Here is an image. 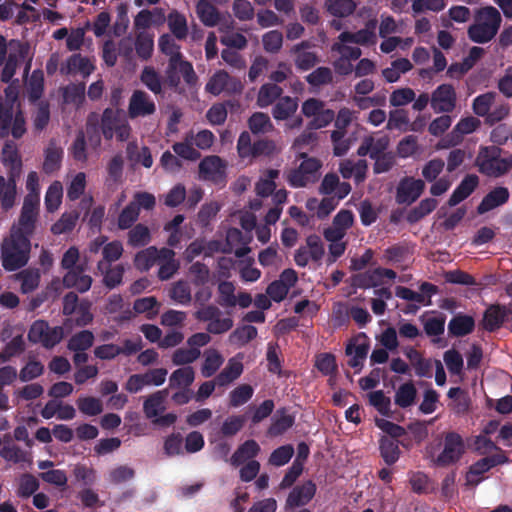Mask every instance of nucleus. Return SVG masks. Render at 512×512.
<instances>
[{"mask_svg":"<svg viewBox=\"0 0 512 512\" xmlns=\"http://www.w3.org/2000/svg\"><path fill=\"white\" fill-rule=\"evenodd\" d=\"M30 252V238L20 232H11L1 245L3 268L8 272H12L24 267L30 259Z\"/></svg>","mask_w":512,"mask_h":512,"instance_id":"nucleus-1","label":"nucleus"},{"mask_svg":"<svg viewBox=\"0 0 512 512\" xmlns=\"http://www.w3.org/2000/svg\"><path fill=\"white\" fill-rule=\"evenodd\" d=\"M501 23L502 16L495 7H481L475 12L474 23L468 27V37L474 43H488L497 35Z\"/></svg>","mask_w":512,"mask_h":512,"instance_id":"nucleus-2","label":"nucleus"},{"mask_svg":"<svg viewBox=\"0 0 512 512\" xmlns=\"http://www.w3.org/2000/svg\"><path fill=\"white\" fill-rule=\"evenodd\" d=\"M501 152L496 146L482 147L475 160L479 172L493 178L507 174L512 169V154L501 157Z\"/></svg>","mask_w":512,"mask_h":512,"instance_id":"nucleus-3","label":"nucleus"},{"mask_svg":"<svg viewBox=\"0 0 512 512\" xmlns=\"http://www.w3.org/2000/svg\"><path fill=\"white\" fill-rule=\"evenodd\" d=\"M26 61L24 73L28 74L31 69L32 57L30 56V45L27 42L12 39L9 42V53L2 69L0 80L9 83L16 73L17 67Z\"/></svg>","mask_w":512,"mask_h":512,"instance_id":"nucleus-4","label":"nucleus"},{"mask_svg":"<svg viewBox=\"0 0 512 512\" xmlns=\"http://www.w3.org/2000/svg\"><path fill=\"white\" fill-rule=\"evenodd\" d=\"M121 109L106 108L101 117V132L105 140H112L114 135L120 142L129 139L131 127L128 121L121 115Z\"/></svg>","mask_w":512,"mask_h":512,"instance_id":"nucleus-5","label":"nucleus"},{"mask_svg":"<svg viewBox=\"0 0 512 512\" xmlns=\"http://www.w3.org/2000/svg\"><path fill=\"white\" fill-rule=\"evenodd\" d=\"M303 161L298 168L291 169L287 175V181L293 188L306 187L309 183H315L319 179V170L322 163L315 157H308L306 153L300 154Z\"/></svg>","mask_w":512,"mask_h":512,"instance_id":"nucleus-6","label":"nucleus"},{"mask_svg":"<svg viewBox=\"0 0 512 512\" xmlns=\"http://www.w3.org/2000/svg\"><path fill=\"white\" fill-rule=\"evenodd\" d=\"M27 338L33 344H41L44 348L51 349L64 338V328L50 327L47 321L39 319L30 326Z\"/></svg>","mask_w":512,"mask_h":512,"instance_id":"nucleus-7","label":"nucleus"},{"mask_svg":"<svg viewBox=\"0 0 512 512\" xmlns=\"http://www.w3.org/2000/svg\"><path fill=\"white\" fill-rule=\"evenodd\" d=\"M465 452V445L462 437L456 432H448L444 437L442 452L434 460L435 465L446 467L455 464Z\"/></svg>","mask_w":512,"mask_h":512,"instance_id":"nucleus-8","label":"nucleus"},{"mask_svg":"<svg viewBox=\"0 0 512 512\" xmlns=\"http://www.w3.org/2000/svg\"><path fill=\"white\" fill-rule=\"evenodd\" d=\"M199 175L214 184H225L226 163L217 155L206 156L199 163Z\"/></svg>","mask_w":512,"mask_h":512,"instance_id":"nucleus-9","label":"nucleus"},{"mask_svg":"<svg viewBox=\"0 0 512 512\" xmlns=\"http://www.w3.org/2000/svg\"><path fill=\"white\" fill-rule=\"evenodd\" d=\"M457 94L451 84L439 85L431 95L430 104L436 113H451L456 108Z\"/></svg>","mask_w":512,"mask_h":512,"instance_id":"nucleus-10","label":"nucleus"},{"mask_svg":"<svg viewBox=\"0 0 512 512\" xmlns=\"http://www.w3.org/2000/svg\"><path fill=\"white\" fill-rule=\"evenodd\" d=\"M425 182L411 176H405L400 180L396 188V202L398 204L411 205L423 193Z\"/></svg>","mask_w":512,"mask_h":512,"instance_id":"nucleus-11","label":"nucleus"},{"mask_svg":"<svg viewBox=\"0 0 512 512\" xmlns=\"http://www.w3.org/2000/svg\"><path fill=\"white\" fill-rule=\"evenodd\" d=\"M480 124V120L473 116L460 119L453 130L440 141L441 147L456 146L463 140L464 135L474 132Z\"/></svg>","mask_w":512,"mask_h":512,"instance_id":"nucleus-12","label":"nucleus"},{"mask_svg":"<svg viewBox=\"0 0 512 512\" xmlns=\"http://www.w3.org/2000/svg\"><path fill=\"white\" fill-rule=\"evenodd\" d=\"M156 105L150 96L142 90H135L130 98L128 106L129 117L134 119L154 114Z\"/></svg>","mask_w":512,"mask_h":512,"instance_id":"nucleus-13","label":"nucleus"},{"mask_svg":"<svg viewBox=\"0 0 512 512\" xmlns=\"http://www.w3.org/2000/svg\"><path fill=\"white\" fill-rule=\"evenodd\" d=\"M510 199L509 189L505 186H496L491 189L478 204L476 211L479 215L486 214L496 208H499Z\"/></svg>","mask_w":512,"mask_h":512,"instance_id":"nucleus-14","label":"nucleus"},{"mask_svg":"<svg viewBox=\"0 0 512 512\" xmlns=\"http://www.w3.org/2000/svg\"><path fill=\"white\" fill-rule=\"evenodd\" d=\"M316 490V484L312 480L296 485L286 499V506L296 508L307 505L315 496Z\"/></svg>","mask_w":512,"mask_h":512,"instance_id":"nucleus-15","label":"nucleus"},{"mask_svg":"<svg viewBox=\"0 0 512 512\" xmlns=\"http://www.w3.org/2000/svg\"><path fill=\"white\" fill-rule=\"evenodd\" d=\"M6 99L0 97V138H7L10 135V126L14 117V102L17 94L10 88L5 90Z\"/></svg>","mask_w":512,"mask_h":512,"instance_id":"nucleus-16","label":"nucleus"},{"mask_svg":"<svg viewBox=\"0 0 512 512\" xmlns=\"http://www.w3.org/2000/svg\"><path fill=\"white\" fill-rule=\"evenodd\" d=\"M376 21H369L364 29L356 32L343 31L338 35V40L342 42H351L357 45L370 46L377 41L375 34Z\"/></svg>","mask_w":512,"mask_h":512,"instance_id":"nucleus-17","label":"nucleus"},{"mask_svg":"<svg viewBox=\"0 0 512 512\" xmlns=\"http://www.w3.org/2000/svg\"><path fill=\"white\" fill-rule=\"evenodd\" d=\"M242 359L243 355L238 353L228 360L225 368L215 377L217 386L226 387L242 375L244 371Z\"/></svg>","mask_w":512,"mask_h":512,"instance_id":"nucleus-18","label":"nucleus"},{"mask_svg":"<svg viewBox=\"0 0 512 512\" xmlns=\"http://www.w3.org/2000/svg\"><path fill=\"white\" fill-rule=\"evenodd\" d=\"M479 177L476 174H467L454 189L448 199V205L454 207L467 199L478 187Z\"/></svg>","mask_w":512,"mask_h":512,"instance_id":"nucleus-19","label":"nucleus"},{"mask_svg":"<svg viewBox=\"0 0 512 512\" xmlns=\"http://www.w3.org/2000/svg\"><path fill=\"white\" fill-rule=\"evenodd\" d=\"M509 314L510 310L506 306L491 305L484 312L482 326L486 331L494 332L503 325Z\"/></svg>","mask_w":512,"mask_h":512,"instance_id":"nucleus-20","label":"nucleus"},{"mask_svg":"<svg viewBox=\"0 0 512 512\" xmlns=\"http://www.w3.org/2000/svg\"><path fill=\"white\" fill-rule=\"evenodd\" d=\"M7 169L8 180L6 184L8 188L4 191L3 209L8 210L13 207L16 197V182L22 173V162L5 166Z\"/></svg>","mask_w":512,"mask_h":512,"instance_id":"nucleus-21","label":"nucleus"},{"mask_svg":"<svg viewBox=\"0 0 512 512\" xmlns=\"http://www.w3.org/2000/svg\"><path fill=\"white\" fill-rule=\"evenodd\" d=\"M63 285L66 288H75L80 293H84L91 288L92 278L83 273V268L77 267L64 275Z\"/></svg>","mask_w":512,"mask_h":512,"instance_id":"nucleus-22","label":"nucleus"},{"mask_svg":"<svg viewBox=\"0 0 512 512\" xmlns=\"http://www.w3.org/2000/svg\"><path fill=\"white\" fill-rule=\"evenodd\" d=\"M295 423V417L287 413L286 408H280L276 411L272 423L267 430L270 437H277L284 434Z\"/></svg>","mask_w":512,"mask_h":512,"instance_id":"nucleus-23","label":"nucleus"},{"mask_svg":"<svg viewBox=\"0 0 512 512\" xmlns=\"http://www.w3.org/2000/svg\"><path fill=\"white\" fill-rule=\"evenodd\" d=\"M260 452L259 444L253 440H246L241 444L230 458L233 466L237 467L243 464L246 460L256 457Z\"/></svg>","mask_w":512,"mask_h":512,"instance_id":"nucleus-24","label":"nucleus"},{"mask_svg":"<svg viewBox=\"0 0 512 512\" xmlns=\"http://www.w3.org/2000/svg\"><path fill=\"white\" fill-rule=\"evenodd\" d=\"M224 357L216 349L210 348L204 352V361L201 366V374L205 378L212 377L223 365Z\"/></svg>","mask_w":512,"mask_h":512,"instance_id":"nucleus-25","label":"nucleus"},{"mask_svg":"<svg viewBox=\"0 0 512 512\" xmlns=\"http://www.w3.org/2000/svg\"><path fill=\"white\" fill-rule=\"evenodd\" d=\"M98 269L104 274L103 283L113 289L122 283L124 275V267L121 264L111 267L109 264L100 261L97 265Z\"/></svg>","mask_w":512,"mask_h":512,"instance_id":"nucleus-26","label":"nucleus"},{"mask_svg":"<svg viewBox=\"0 0 512 512\" xmlns=\"http://www.w3.org/2000/svg\"><path fill=\"white\" fill-rule=\"evenodd\" d=\"M196 13L200 21L207 27H214L220 21L218 9L208 0H199L197 2Z\"/></svg>","mask_w":512,"mask_h":512,"instance_id":"nucleus-27","label":"nucleus"},{"mask_svg":"<svg viewBox=\"0 0 512 512\" xmlns=\"http://www.w3.org/2000/svg\"><path fill=\"white\" fill-rule=\"evenodd\" d=\"M158 46L160 51L169 56L170 68H175L177 61L182 58L180 46L175 42L174 38L169 34H163L159 37Z\"/></svg>","mask_w":512,"mask_h":512,"instance_id":"nucleus-28","label":"nucleus"},{"mask_svg":"<svg viewBox=\"0 0 512 512\" xmlns=\"http://www.w3.org/2000/svg\"><path fill=\"white\" fill-rule=\"evenodd\" d=\"M475 327V321L473 317L468 315H456L448 324V331L451 335L456 337H462L470 334Z\"/></svg>","mask_w":512,"mask_h":512,"instance_id":"nucleus-29","label":"nucleus"},{"mask_svg":"<svg viewBox=\"0 0 512 512\" xmlns=\"http://www.w3.org/2000/svg\"><path fill=\"white\" fill-rule=\"evenodd\" d=\"M123 159L120 155H115L111 158L107 165L108 176L105 180V186L114 191L117 189L118 184L121 182L123 175Z\"/></svg>","mask_w":512,"mask_h":512,"instance_id":"nucleus-30","label":"nucleus"},{"mask_svg":"<svg viewBox=\"0 0 512 512\" xmlns=\"http://www.w3.org/2000/svg\"><path fill=\"white\" fill-rule=\"evenodd\" d=\"M298 109V99L290 96H284L274 105L272 116L278 121L286 120L291 117Z\"/></svg>","mask_w":512,"mask_h":512,"instance_id":"nucleus-31","label":"nucleus"},{"mask_svg":"<svg viewBox=\"0 0 512 512\" xmlns=\"http://www.w3.org/2000/svg\"><path fill=\"white\" fill-rule=\"evenodd\" d=\"M167 24L175 38L178 40L186 39L188 35V25L186 17L183 14L177 10H172L167 16Z\"/></svg>","mask_w":512,"mask_h":512,"instance_id":"nucleus-32","label":"nucleus"},{"mask_svg":"<svg viewBox=\"0 0 512 512\" xmlns=\"http://www.w3.org/2000/svg\"><path fill=\"white\" fill-rule=\"evenodd\" d=\"M63 157V150L53 143L45 149V157L43 162V172L45 174H52L60 169Z\"/></svg>","mask_w":512,"mask_h":512,"instance_id":"nucleus-33","label":"nucleus"},{"mask_svg":"<svg viewBox=\"0 0 512 512\" xmlns=\"http://www.w3.org/2000/svg\"><path fill=\"white\" fill-rule=\"evenodd\" d=\"M165 393L166 390L157 391L145 399L143 403V411L146 418L152 419L158 417L159 414L165 409Z\"/></svg>","mask_w":512,"mask_h":512,"instance_id":"nucleus-34","label":"nucleus"},{"mask_svg":"<svg viewBox=\"0 0 512 512\" xmlns=\"http://www.w3.org/2000/svg\"><path fill=\"white\" fill-rule=\"evenodd\" d=\"M399 441L382 437L379 442L380 455L387 465L395 464L400 457Z\"/></svg>","mask_w":512,"mask_h":512,"instance_id":"nucleus-35","label":"nucleus"},{"mask_svg":"<svg viewBox=\"0 0 512 512\" xmlns=\"http://www.w3.org/2000/svg\"><path fill=\"white\" fill-rule=\"evenodd\" d=\"M195 380V372L193 367L184 366L172 372L169 378V386L171 388H190Z\"/></svg>","mask_w":512,"mask_h":512,"instance_id":"nucleus-36","label":"nucleus"},{"mask_svg":"<svg viewBox=\"0 0 512 512\" xmlns=\"http://www.w3.org/2000/svg\"><path fill=\"white\" fill-rule=\"evenodd\" d=\"M283 89L277 84H263L257 95V105L265 108L273 104L277 99L281 98Z\"/></svg>","mask_w":512,"mask_h":512,"instance_id":"nucleus-37","label":"nucleus"},{"mask_svg":"<svg viewBox=\"0 0 512 512\" xmlns=\"http://www.w3.org/2000/svg\"><path fill=\"white\" fill-rule=\"evenodd\" d=\"M417 389L412 381L399 386L394 396V402L401 408H408L415 402Z\"/></svg>","mask_w":512,"mask_h":512,"instance_id":"nucleus-38","label":"nucleus"},{"mask_svg":"<svg viewBox=\"0 0 512 512\" xmlns=\"http://www.w3.org/2000/svg\"><path fill=\"white\" fill-rule=\"evenodd\" d=\"M369 348V342L366 340L357 345L349 343L345 349L347 355H352V358L348 361V365L352 368L361 369L363 366V361L367 357Z\"/></svg>","mask_w":512,"mask_h":512,"instance_id":"nucleus-39","label":"nucleus"},{"mask_svg":"<svg viewBox=\"0 0 512 512\" xmlns=\"http://www.w3.org/2000/svg\"><path fill=\"white\" fill-rule=\"evenodd\" d=\"M438 201L434 198H425L420 203L412 208L408 215L407 220L409 223H416L423 219L425 216L430 214L436 209Z\"/></svg>","mask_w":512,"mask_h":512,"instance_id":"nucleus-40","label":"nucleus"},{"mask_svg":"<svg viewBox=\"0 0 512 512\" xmlns=\"http://www.w3.org/2000/svg\"><path fill=\"white\" fill-rule=\"evenodd\" d=\"M93 342L94 334L89 330H82L71 336L67 348L74 352L86 351L92 347Z\"/></svg>","mask_w":512,"mask_h":512,"instance_id":"nucleus-41","label":"nucleus"},{"mask_svg":"<svg viewBox=\"0 0 512 512\" xmlns=\"http://www.w3.org/2000/svg\"><path fill=\"white\" fill-rule=\"evenodd\" d=\"M151 241L149 228L142 224H136L128 233V245L134 248L144 247Z\"/></svg>","mask_w":512,"mask_h":512,"instance_id":"nucleus-42","label":"nucleus"},{"mask_svg":"<svg viewBox=\"0 0 512 512\" xmlns=\"http://www.w3.org/2000/svg\"><path fill=\"white\" fill-rule=\"evenodd\" d=\"M44 76L41 70L32 72L27 84L28 99L31 103L37 102L43 95Z\"/></svg>","mask_w":512,"mask_h":512,"instance_id":"nucleus-43","label":"nucleus"},{"mask_svg":"<svg viewBox=\"0 0 512 512\" xmlns=\"http://www.w3.org/2000/svg\"><path fill=\"white\" fill-rule=\"evenodd\" d=\"M21 283V292L24 294L34 291L40 282V273L37 269H25L16 275Z\"/></svg>","mask_w":512,"mask_h":512,"instance_id":"nucleus-44","label":"nucleus"},{"mask_svg":"<svg viewBox=\"0 0 512 512\" xmlns=\"http://www.w3.org/2000/svg\"><path fill=\"white\" fill-rule=\"evenodd\" d=\"M25 350V342L21 335L13 337L0 352V364L10 361L11 358L19 356Z\"/></svg>","mask_w":512,"mask_h":512,"instance_id":"nucleus-45","label":"nucleus"},{"mask_svg":"<svg viewBox=\"0 0 512 512\" xmlns=\"http://www.w3.org/2000/svg\"><path fill=\"white\" fill-rule=\"evenodd\" d=\"M328 12L335 17H347L356 10V3L353 0H327Z\"/></svg>","mask_w":512,"mask_h":512,"instance_id":"nucleus-46","label":"nucleus"},{"mask_svg":"<svg viewBox=\"0 0 512 512\" xmlns=\"http://www.w3.org/2000/svg\"><path fill=\"white\" fill-rule=\"evenodd\" d=\"M76 404L79 411L87 416H97L103 412L102 401L93 396L79 397Z\"/></svg>","mask_w":512,"mask_h":512,"instance_id":"nucleus-47","label":"nucleus"},{"mask_svg":"<svg viewBox=\"0 0 512 512\" xmlns=\"http://www.w3.org/2000/svg\"><path fill=\"white\" fill-rule=\"evenodd\" d=\"M257 336V329L252 325H244L236 328L229 336V341L239 347L249 343Z\"/></svg>","mask_w":512,"mask_h":512,"instance_id":"nucleus-48","label":"nucleus"},{"mask_svg":"<svg viewBox=\"0 0 512 512\" xmlns=\"http://www.w3.org/2000/svg\"><path fill=\"white\" fill-rule=\"evenodd\" d=\"M63 187L59 181H54L47 189L45 195V207L48 212L56 211L62 200Z\"/></svg>","mask_w":512,"mask_h":512,"instance_id":"nucleus-49","label":"nucleus"},{"mask_svg":"<svg viewBox=\"0 0 512 512\" xmlns=\"http://www.w3.org/2000/svg\"><path fill=\"white\" fill-rule=\"evenodd\" d=\"M140 80L155 95L162 93L161 77L153 67H145L141 72Z\"/></svg>","mask_w":512,"mask_h":512,"instance_id":"nucleus-50","label":"nucleus"},{"mask_svg":"<svg viewBox=\"0 0 512 512\" xmlns=\"http://www.w3.org/2000/svg\"><path fill=\"white\" fill-rule=\"evenodd\" d=\"M280 172L277 169H269L267 178L260 179L255 186V191L260 197H268L273 194L276 189L275 179L278 178Z\"/></svg>","mask_w":512,"mask_h":512,"instance_id":"nucleus-51","label":"nucleus"},{"mask_svg":"<svg viewBox=\"0 0 512 512\" xmlns=\"http://www.w3.org/2000/svg\"><path fill=\"white\" fill-rule=\"evenodd\" d=\"M254 389L249 384H241L233 389L229 394V405L239 407L247 403L253 396Z\"/></svg>","mask_w":512,"mask_h":512,"instance_id":"nucleus-52","label":"nucleus"},{"mask_svg":"<svg viewBox=\"0 0 512 512\" xmlns=\"http://www.w3.org/2000/svg\"><path fill=\"white\" fill-rule=\"evenodd\" d=\"M154 48L153 37L145 32H141L136 36L135 50L142 60L151 58Z\"/></svg>","mask_w":512,"mask_h":512,"instance_id":"nucleus-53","label":"nucleus"},{"mask_svg":"<svg viewBox=\"0 0 512 512\" xmlns=\"http://www.w3.org/2000/svg\"><path fill=\"white\" fill-rule=\"evenodd\" d=\"M249 129L253 134L268 132L273 128L269 116L263 112H255L248 119Z\"/></svg>","mask_w":512,"mask_h":512,"instance_id":"nucleus-54","label":"nucleus"},{"mask_svg":"<svg viewBox=\"0 0 512 512\" xmlns=\"http://www.w3.org/2000/svg\"><path fill=\"white\" fill-rule=\"evenodd\" d=\"M157 248L150 246L144 250L139 251L135 255V266L141 271H148L157 262L156 260Z\"/></svg>","mask_w":512,"mask_h":512,"instance_id":"nucleus-55","label":"nucleus"},{"mask_svg":"<svg viewBox=\"0 0 512 512\" xmlns=\"http://www.w3.org/2000/svg\"><path fill=\"white\" fill-rule=\"evenodd\" d=\"M33 127L36 131L41 132L46 128L50 121V105L47 101H40L32 116Z\"/></svg>","mask_w":512,"mask_h":512,"instance_id":"nucleus-56","label":"nucleus"},{"mask_svg":"<svg viewBox=\"0 0 512 512\" xmlns=\"http://www.w3.org/2000/svg\"><path fill=\"white\" fill-rule=\"evenodd\" d=\"M68 73L80 72L84 76L89 75L93 70L94 66L91 64L87 57L81 56V54H74L67 60Z\"/></svg>","mask_w":512,"mask_h":512,"instance_id":"nucleus-57","label":"nucleus"},{"mask_svg":"<svg viewBox=\"0 0 512 512\" xmlns=\"http://www.w3.org/2000/svg\"><path fill=\"white\" fill-rule=\"evenodd\" d=\"M200 355V349L178 348L172 355V362L176 366L189 365L196 361Z\"/></svg>","mask_w":512,"mask_h":512,"instance_id":"nucleus-58","label":"nucleus"},{"mask_svg":"<svg viewBox=\"0 0 512 512\" xmlns=\"http://www.w3.org/2000/svg\"><path fill=\"white\" fill-rule=\"evenodd\" d=\"M44 365L38 360H29L20 370L19 379L21 382H29L44 373Z\"/></svg>","mask_w":512,"mask_h":512,"instance_id":"nucleus-59","label":"nucleus"},{"mask_svg":"<svg viewBox=\"0 0 512 512\" xmlns=\"http://www.w3.org/2000/svg\"><path fill=\"white\" fill-rule=\"evenodd\" d=\"M219 301L223 307H234L237 304L235 286L230 281H222L218 285Z\"/></svg>","mask_w":512,"mask_h":512,"instance_id":"nucleus-60","label":"nucleus"},{"mask_svg":"<svg viewBox=\"0 0 512 512\" xmlns=\"http://www.w3.org/2000/svg\"><path fill=\"white\" fill-rule=\"evenodd\" d=\"M139 214L140 213L136 205L130 202L125 208L122 209L118 216V228L121 230L131 228L133 224L138 220Z\"/></svg>","mask_w":512,"mask_h":512,"instance_id":"nucleus-61","label":"nucleus"},{"mask_svg":"<svg viewBox=\"0 0 512 512\" xmlns=\"http://www.w3.org/2000/svg\"><path fill=\"white\" fill-rule=\"evenodd\" d=\"M227 81H230V75L225 71H219L210 78L205 89L207 92L217 96L226 91Z\"/></svg>","mask_w":512,"mask_h":512,"instance_id":"nucleus-62","label":"nucleus"},{"mask_svg":"<svg viewBox=\"0 0 512 512\" xmlns=\"http://www.w3.org/2000/svg\"><path fill=\"white\" fill-rule=\"evenodd\" d=\"M496 94L494 92H487L478 95L472 103L473 111L476 115L486 117L490 111L492 104L495 101Z\"/></svg>","mask_w":512,"mask_h":512,"instance_id":"nucleus-63","label":"nucleus"},{"mask_svg":"<svg viewBox=\"0 0 512 512\" xmlns=\"http://www.w3.org/2000/svg\"><path fill=\"white\" fill-rule=\"evenodd\" d=\"M263 48L268 53H278L283 45V35L278 30H271L262 36Z\"/></svg>","mask_w":512,"mask_h":512,"instance_id":"nucleus-64","label":"nucleus"}]
</instances>
